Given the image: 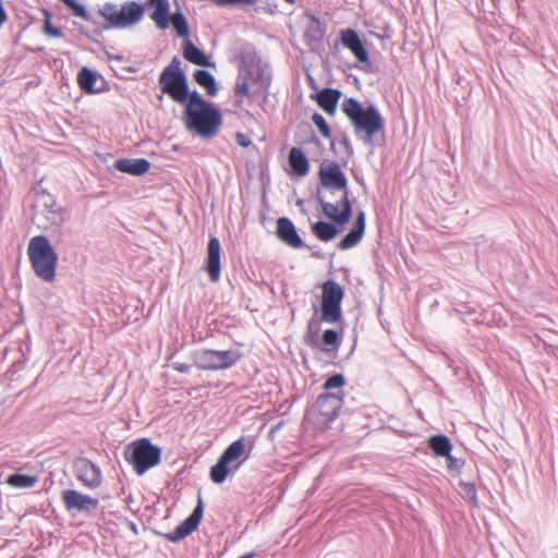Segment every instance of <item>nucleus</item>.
Listing matches in <instances>:
<instances>
[{
	"label": "nucleus",
	"instance_id": "20e7f679",
	"mask_svg": "<svg viewBox=\"0 0 558 558\" xmlns=\"http://www.w3.org/2000/svg\"><path fill=\"white\" fill-rule=\"evenodd\" d=\"M343 391L326 392L318 396L316 402L306 412V421L318 429H325L338 416L343 403Z\"/></svg>",
	"mask_w": 558,
	"mask_h": 558
},
{
	"label": "nucleus",
	"instance_id": "c85d7f7f",
	"mask_svg": "<svg viewBox=\"0 0 558 558\" xmlns=\"http://www.w3.org/2000/svg\"><path fill=\"white\" fill-rule=\"evenodd\" d=\"M97 76L90 70L84 68L78 72L77 83L80 88L86 94H94L98 89L95 88Z\"/></svg>",
	"mask_w": 558,
	"mask_h": 558
},
{
	"label": "nucleus",
	"instance_id": "a211bd4d",
	"mask_svg": "<svg viewBox=\"0 0 558 558\" xmlns=\"http://www.w3.org/2000/svg\"><path fill=\"white\" fill-rule=\"evenodd\" d=\"M341 43L362 63L368 62V52L365 43L361 40L357 33L352 28L341 31Z\"/></svg>",
	"mask_w": 558,
	"mask_h": 558
},
{
	"label": "nucleus",
	"instance_id": "f3484780",
	"mask_svg": "<svg viewBox=\"0 0 558 558\" xmlns=\"http://www.w3.org/2000/svg\"><path fill=\"white\" fill-rule=\"evenodd\" d=\"M206 271L210 281L217 282L221 272V246L216 236L209 239L207 246Z\"/></svg>",
	"mask_w": 558,
	"mask_h": 558
},
{
	"label": "nucleus",
	"instance_id": "bb28decb",
	"mask_svg": "<svg viewBox=\"0 0 558 558\" xmlns=\"http://www.w3.org/2000/svg\"><path fill=\"white\" fill-rule=\"evenodd\" d=\"M312 232L319 241L328 242L337 235L338 230L329 222L317 221L312 225Z\"/></svg>",
	"mask_w": 558,
	"mask_h": 558
},
{
	"label": "nucleus",
	"instance_id": "7ed1b4c3",
	"mask_svg": "<svg viewBox=\"0 0 558 558\" xmlns=\"http://www.w3.org/2000/svg\"><path fill=\"white\" fill-rule=\"evenodd\" d=\"M342 110L351 121L355 132L365 133L367 142H372L374 135L384 130V120L373 106L363 108L356 99L347 98L342 104Z\"/></svg>",
	"mask_w": 558,
	"mask_h": 558
},
{
	"label": "nucleus",
	"instance_id": "cd10ccee",
	"mask_svg": "<svg viewBox=\"0 0 558 558\" xmlns=\"http://www.w3.org/2000/svg\"><path fill=\"white\" fill-rule=\"evenodd\" d=\"M193 77L199 86L206 89L208 95H216L217 86L215 77L209 72L205 70H196L193 74Z\"/></svg>",
	"mask_w": 558,
	"mask_h": 558
},
{
	"label": "nucleus",
	"instance_id": "7c9ffc66",
	"mask_svg": "<svg viewBox=\"0 0 558 558\" xmlns=\"http://www.w3.org/2000/svg\"><path fill=\"white\" fill-rule=\"evenodd\" d=\"M342 337L337 331L332 329H327L323 333V350L325 352L337 351L341 344Z\"/></svg>",
	"mask_w": 558,
	"mask_h": 558
},
{
	"label": "nucleus",
	"instance_id": "1a4fd4ad",
	"mask_svg": "<svg viewBox=\"0 0 558 558\" xmlns=\"http://www.w3.org/2000/svg\"><path fill=\"white\" fill-rule=\"evenodd\" d=\"M344 296L343 289L333 280L322 284V316L325 323L336 324L342 318L341 303Z\"/></svg>",
	"mask_w": 558,
	"mask_h": 558
},
{
	"label": "nucleus",
	"instance_id": "4c0bfd02",
	"mask_svg": "<svg viewBox=\"0 0 558 558\" xmlns=\"http://www.w3.org/2000/svg\"><path fill=\"white\" fill-rule=\"evenodd\" d=\"M313 325H314L313 322H311L308 324L307 331L304 336V339H305V342L307 345H310L312 348H317L318 344H317L315 332L313 331Z\"/></svg>",
	"mask_w": 558,
	"mask_h": 558
},
{
	"label": "nucleus",
	"instance_id": "4468645a",
	"mask_svg": "<svg viewBox=\"0 0 558 558\" xmlns=\"http://www.w3.org/2000/svg\"><path fill=\"white\" fill-rule=\"evenodd\" d=\"M324 215L335 221L339 226L348 223L352 216V205L349 201V192L343 193L341 199L337 204L320 199Z\"/></svg>",
	"mask_w": 558,
	"mask_h": 558
},
{
	"label": "nucleus",
	"instance_id": "c9c22d12",
	"mask_svg": "<svg viewBox=\"0 0 558 558\" xmlns=\"http://www.w3.org/2000/svg\"><path fill=\"white\" fill-rule=\"evenodd\" d=\"M69 8L72 9L73 13L80 17H86V10L83 5L77 3L76 0H62Z\"/></svg>",
	"mask_w": 558,
	"mask_h": 558
},
{
	"label": "nucleus",
	"instance_id": "f8f14e48",
	"mask_svg": "<svg viewBox=\"0 0 558 558\" xmlns=\"http://www.w3.org/2000/svg\"><path fill=\"white\" fill-rule=\"evenodd\" d=\"M241 353L233 350H205L198 356V364L199 367L203 369H225L236 364L241 360Z\"/></svg>",
	"mask_w": 558,
	"mask_h": 558
},
{
	"label": "nucleus",
	"instance_id": "6ab92c4d",
	"mask_svg": "<svg viewBox=\"0 0 558 558\" xmlns=\"http://www.w3.org/2000/svg\"><path fill=\"white\" fill-rule=\"evenodd\" d=\"M276 234L281 242L292 248H301L303 246V241L294 225L287 217H281L277 220Z\"/></svg>",
	"mask_w": 558,
	"mask_h": 558
},
{
	"label": "nucleus",
	"instance_id": "49530a36",
	"mask_svg": "<svg viewBox=\"0 0 558 558\" xmlns=\"http://www.w3.org/2000/svg\"><path fill=\"white\" fill-rule=\"evenodd\" d=\"M236 105H238V106H241V105H242V99L238 100V101H236Z\"/></svg>",
	"mask_w": 558,
	"mask_h": 558
},
{
	"label": "nucleus",
	"instance_id": "c756f323",
	"mask_svg": "<svg viewBox=\"0 0 558 558\" xmlns=\"http://www.w3.org/2000/svg\"><path fill=\"white\" fill-rule=\"evenodd\" d=\"M252 81H253V77L248 71H246L245 74H240V76L238 77V81L235 83V87H234L235 96L241 97V98L242 97H251L252 96V92H251Z\"/></svg>",
	"mask_w": 558,
	"mask_h": 558
},
{
	"label": "nucleus",
	"instance_id": "412c9836",
	"mask_svg": "<svg viewBox=\"0 0 558 558\" xmlns=\"http://www.w3.org/2000/svg\"><path fill=\"white\" fill-rule=\"evenodd\" d=\"M312 98L326 113L335 114L341 93L338 89L324 88Z\"/></svg>",
	"mask_w": 558,
	"mask_h": 558
},
{
	"label": "nucleus",
	"instance_id": "9b49d317",
	"mask_svg": "<svg viewBox=\"0 0 558 558\" xmlns=\"http://www.w3.org/2000/svg\"><path fill=\"white\" fill-rule=\"evenodd\" d=\"M318 178L325 189L348 192L347 177L336 160H324L319 166Z\"/></svg>",
	"mask_w": 558,
	"mask_h": 558
},
{
	"label": "nucleus",
	"instance_id": "f704fd0d",
	"mask_svg": "<svg viewBox=\"0 0 558 558\" xmlns=\"http://www.w3.org/2000/svg\"><path fill=\"white\" fill-rule=\"evenodd\" d=\"M44 13H45V16H46L45 25H44V32L49 37H60L61 36V31L58 27H54V26H52L50 24L48 11L44 10Z\"/></svg>",
	"mask_w": 558,
	"mask_h": 558
},
{
	"label": "nucleus",
	"instance_id": "39448f33",
	"mask_svg": "<svg viewBox=\"0 0 558 558\" xmlns=\"http://www.w3.org/2000/svg\"><path fill=\"white\" fill-rule=\"evenodd\" d=\"M125 460L132 464L137 475H143L149 469L159 464L161 450L149 439L141 438L132 441L125 449Z\"/></svg>",
	"mask_w": 558,
	"mask_h": 558
},
{
	"label": "nucleus",
	"instance_id": "e433bc0d",
	"mask_svg": "<svg viewBox=\"0 0 558 558\" xmlns=\"http://www.w3.org/2000/svg\"><path fill=\"white\" fill-rule=\"evenodd\" d=\"M258 0H216L218 5H254Z\"/></svg>",
	"mask_w": 558,
	"mask_h": 558
},
{
	"label": "nucleus",
	"instance_id": "aec40b11",
	"mask_svg": "<svg viewBox=\"0 0 558 558\" xmlns=\"http://www.w3.org/2000/svg\"><path fill=\"white\" fill-rule=\"evenodd\" d=\"M365 231V214L359 213L354 227L351 231L339 242L340 250H349L359 244Z\"/></svg>",
	"mask_w": 558,
	"mask_h": 558
},
{
	"label": "nucleus",
	"instance_id": "b1692460",
	"mask_svg": "<svg viewBox=\"0 0 558 558\" xmlns=\"http://www.w3.org/2000/svg\"><path fill=\"white\" fill-rule=\"evenodd\" d=\"M183 57L191 63L201 66H214L209 58L201 51L190 39L183 44Z\"/></svg>",
	"mask_w": 558,
	"mask_h": 558
},
{
	"label": "nucleus",
	"instance_id": "dca6fc26",
	"mask_svg": "<svg viewBox=\"0 0 558 558\" xmlns=\"http://www.w3.org/2000/svg\"><path fill=\"white\" fill-rule=\"evenodd\" d=\"M203 517V501L198 498L197 506L193 510L192 514L185 519L171 534L167 535V538L171 542H178L185 536L190 535L197 529Z\"/></svg>",
	"mask_w": 558,
	"mask_h": 558
},
{
	"label": "nucleus",
	"instance_id": "a878e982",
	"mask_svg": "<svg viewBox=\"0 0 558 558\" xmlns=\"http://www.w3.org/2000/svg\"><path fill=\"white\" fill-rule=\"evenodd\" d=\"M428 446L438 457H449L452 450L449 438L444 435L432 436L428 440Z\"/></svg>",
	"mask_w": 558,
	"mask_h": 558
},
{
	"label": "nucleus",
	"instance_id": "0eeeda50",
	"mask_svg": "<svg viewBox=\"0 0 558 558\" xmlns=\"http://www.w3.org/2000/svg\"><path fill=\"white\" fill-rule=\"evenodd\" d=\"M146 4L154 9L150 19L159 29H166L171 24L179 37L189 39L190 28L185 16L181 12H175L169 17L167 0H147Z\"/></svg>",
	"mask_w": 558,
	"mask_h": 558
},
{
	"label": "nucleus",
	"instance_id": "2f4dec72",
	"mask_svg": "<svg viewBox=\"0 0 558 558\" xmlns=\"http://www.w3.org/2000/svg\"><path fill=\"white\" fill-rule=\"evenodd\" d=\"M8 483L16 488H27L32 487L35 484V477L22 474H14L8 478Z\"/></svg>",
	"mask_w": 558,
	"mask_h": 558
},
{
	"label": "nucleus",
	"instance_id": "6e6552de",
	"mask_svg": "<svg viewBox=\"0 0 558 558\" xmlns=\"http://www.w3.org/2000/svg\"><path fill=\"white\" fill-rule=\"evenodd\" d=\"M101 16L113 27L124 28L136 24L144 14V8L134 1L121 8L107 3L100 9Z\"/></svg>",
	"mask_w": 558,
	"mask_h": 558
},
{
	"label": "nucleus",
	"instance_id": "393cba45",
	"mask_svg": "<svg viewBox=\"0 0 558 558\" xmlns=\"http://www.w3.org/2000/svg\"><path fill=\"white\" fill-rule=\"evenodd\" d=\"M305 16L310 20L304 37L308 44L322 41L325 36V27L320 20L312 13H305Z\"/></svg>",
	"mask_w": 558,
	"mask_h": 558
},
{
	"label": "nucleus",
	"instance_id": "a19ab883",
	"mask_svg": "<svg viewBox=\"0 0 558 558\" xmlns=\"http://www.w3.org/2000/svg\"><path fill=\"white\" fill-rule=\"evenodd\" d=\"M466 493L470 495V500L475 505L476 504V490L473 485H466Z\"/></svg>",
	"mask_w": 558,
	"mask_h": 558
},
{
	"label": "nucleus",
	"instance_id": "2eb2a0df",
	"mask_svg": "<svg viewBox=\"0 0 558 558\" xmlns=\"http://www.w3.org/2000/svg\"><path fill=\"white\" fill-rule=\"evenodd\" d=\"M77 478L88 488H98L102 483L100 469L87 459H82L76 464Z\"/></svg>",
	"mask_w": 558,
	"mask_h": 558
},
{
	"label": "nucleus",
	"instance_id": "9d476101",
	"mask_svg": "<svg viewBox=\"0 0 558 558\" xmlns=\"http://www.w3.org/2000/svg\"><path fill=\"white\" fill-rule=\"evenodd\" d=\"M58 254L46 236L37 235L36 239V272L37 277L47 282L56 278Z\"/></svg>",
	"mask_w": 558,
	"mask_h": 558
},
{
	"label": "nucleus",
	"instance_id": "5701e85b",
	"mask_svg": "<svg viewBox=\"0 0 558 558\" xmlns=\"http://www.w3.org/2000/svg\"><path fill=\"white\" fill-rule=\"evenodd\" d=\"M114 167L117 170L129 173L132 175H142L145 174L149 168L150 163L144 158L140 159H119L116 161Z\"/></svg>",
	"mask_w": 558,
	"mask_h": 558
},
{
	"label": "nucleus",
	"instance_id": "c03bdc74",
	"mask_svg": "<svg viewBox=\"0 0 558 558\" xmlns=\"http://www.w3.org/2000/svg\"><path fill=\"white\" fill-rule=\"evenodd\" d=\"M175 369L181 373H185V372H189L190 366L186 364H181V365L175 366Z\"/></svg>",
	"mask_w": 558,
	"mask_h": 558
},
{
	"label": "nucleus",
	"instance_id": "58836bf2",
	"mask_svg": "<svg viewBox=\"0 0 558 558\" xmlns=\"http://www.w3.org/2000/svg\"><path fill=\"white\" fill-rule=\"evenodd\" d=\"M27 255H28V258H29V262H31L32 266L35 268V258H36V255H35V236L29 239L28 246H27Z\"/></svg>",
	"mask_w": 558,
	"mask_h": 558
},
{
	"label": "nucleus",
	"instance_id": "37998d69",
	"mask_svg": "<svg viewBox=\"0 0 558 558\" xmlns=\"http://www.w3.org/2000/svg\"><path fill=\"white\" fill-rule=\"evenodd\" d=\"M46 197H48V195H46L45 193L41 194L40 198L45 199L44 201V205L48 208H52L53 205H54V202L51 201V203H49V199H46Z\"/></svg>",
	"mask_w": 558,
	"mask_h": 558
},
{
	"label": "nucleus",
	"instance_id": "473e14b6",
	"mask_svg": "<svg viewBox=\"0 0 558 558\" xmlns=\"http://www.w3.org/2000/svg\"><path fill=\"white\" fill-rule=\"evenodd\" d=\"M312 121L316 125L320 135L324 138H329L331 136V130H330L327 121L325 120V118L322 114L314 113L312 117Z\"/></svg>",
	"mask_w": 558,
	"mask_h": 558
},
{
	"label": "nucleus",
	"instance_id": "423d86ee",
	"mask_svg": "<svg viewBox=\"0 0 558 558\" xmlns=\"http://www.w3.org/2000/svg\"><path fill=\"white\" fill-rule=\"evenodd\" d=\"M159 85L162 93L167 94L174 101L185 104L189 100L187 81L178 57H174L170 64L161 72Z\"/></svg>",
	"mask_w": 558,
	"mask_h": 558
},
{
	"label": "nucleus",
	"instance_id": "4be33fe9",
	"mask_svg": "<svg viewBox=\"0 0 558 558\" xmlns=\"http://www.w3.org/2000/svg\"><path fill=\"white\" fill-rule=\"evenodd\" d=\"M291 174L303 178L310 172V162L304 153L296 147H292L288 157Z\"/></svg>",
	"mask_w": 558,
	"mask_h": 558
},
{
	"label": "nucleus",
	"instance_id": "72a5a7b5",
	"mask_svg": "<svg viewBox=\"0 0 558 558\" xmlns=\"http://www.w3.org/2000/svg\"><path fill=\"white\" fill-rule=\"evenodd\" d=\"M345 385V378L343 375L341 374H335L332 375L331 377H329L325 384H324V389L326 391L328 390H331V389H339V388H342L343 386Z\"/></svg>",
	"mask_w": 558,
	"mask_h": 558
},
{
	"label": "nucleus",
	"instance_id": "ddd939ff",
	"mask_svg": "<svg viewBox=\"0 0 558 558\" xmlns=\"http://www.w3.org/2000/svg\"><path fill=\"white\" fill-rule=\"evenodd\" d=\"M61 499L68 511L89 512L99 506L97 498L82 494L75 489H65L61 493Z\"/></svg>",
	"mask_w": 558,
	"mask_h": 558
},
{
	"label": "nucleus",
	"instance_id": "a18cd8bd",
	"mask_svg": "<svg viewBox=\"0 0 558 558\" xmlns=\"http://www.w3.org/2000/svg\"><path fill=\"white\" fill-rule=\"evenodd\" d=\"M286 2H288L289 4H294L295 3V0H284Z\"/></svg>",
	"mask_w": 558,
	"mask_h": 558
},
{
	"label": "nucleus",
	"instance_id": "f257e3e1",
	"mask_svg": "<svg viewBox=\"0 0 558 558\" xmlns=\"http://www.w3.org/2000/svg\"><path fill=\"white\" fill-rule=\"evenodd\" d=\"M185 104L187 126L202 137L216 135L222 122L220 112L196 92Z\"/></svg>",
	"mask_w": 558,
	"mask_h": 558
},
{
	"label": "nucleus",
	"instance_id": "ea45409f",
	"mask_svg": "<svg viewBox=\"0 0 558 558\" xmlns=\"http://www.w3.org/2000/svg\"><path fill=\"white\" fill-rule=\"evenodd\" d=\"M235 138L240 146L246 147V146L251 145V140L243 133H238Z\"/></svg>",
	"mask_w": 558,
	"mask_h": 558
},
{
	"label": "nucleus",
	"instance_id": "f03ea898",
	"mask_svg": "<svg viewBox=\"0 0 558 558\" xmlns=\"http://www.w3.org/2000/svg\"><path fill=\"white\" fill-rule=\"evenodd\" d=\"M255 447L253 437H240L231 442L218 459V462L211 466L209 476L216 484L223 483L229 473L238 471L241 465L250 458Z\"/></svg>",
	"mask_w": 558,
	"mask_h": 558
},
{
	"label": "nucleus",
	"instance_id": "79ce46f5",
	"mask_svg": "<svg viewBox=\"0 0 558 558\" xmlns=\"http://www.w3.org/2000/svg\"><path fill=\"white\" fill-rule=\"evenodd\" d=\"M8 19V15L5 13V10L3 9L2 4L0 3V27L5 23Z\"/></svg>",
	"mask_w": 558,
	"mask_h": 558
}]
</instances>
